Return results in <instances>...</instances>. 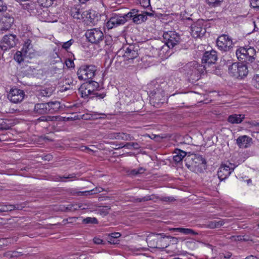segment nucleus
<instances>
[{
  "instance_id": "45",
  "label": "nucleus",
  "mask_w": 259,
  "mask_h": 259,
  "mask_svg": "<svg viewBox=\"0 0 259 259\" xmlns=\"http://www.w3.org/2000/svg\"><path fill=\"white\" fill-rule=\"evenodd\" d=\"M138 14V11L136 9H133L131 12H128L127 14L125 15L127 20L128 19L133 18Z\"/></svg>"
},
{
  "instance_id": "22",
  "label": "nucleus",
  "mask_w": 259,
  "mask_h": 259,
  "mask_svg": "<svg viewBox=\"0 0 259 259\" xmlns=\"http://www.w3.org/2000/svg\"><path fill=\"white\" fill-rule=\"evenodd\" d=\"M80 6H77L72 8L71 10V16L75 19H80L81 18L83 19L84 15L82 12V9L80 8Z\"/></svg>"
},
{
  "instance_id": "42",
  "label": "nucleus",
  "mask_w": 259,
  "mask_h": 259,
  "mask_svg": "<svg viewBox=\"0 0 259 259\" xmlns=\"http://www.w3.org/2000/svg\"><path fill=\"white\" fill-rule=\"evenodd\" d=\"M169 49L170 48L167 44H166L165 42V44L159 49V55L163 56L167 53Z\"/></svg>"
},
{
  "instance_id": "31",
  "label": "nucleus",
  "mask_w": 259,
  "mask_h": 259,
  "mask_svg": "<svg viewBox=\"0 0 259 259\" xmlns=\"http://www.w3.org/2000/svg\"><path fill=\"white\" fill-rule=\"evenodd\" d=\"M166 239V236L158 239L157 241V246L156 247L162 249L167 247L169 245V244L167 242Z\"/></svg>"
},
{
  "instance_id": "29",
  "label": "nucleus",
  "mask_w": 259,
  "mask_h": 259,
  "mask_svg": "<svg viewBox=\"0 0 259 259\" xmlns=\"http://www.w3.org/2000/svg\"><path fill=\"white\" fill-rule=\"evenodd\" d=\"M22 7L24 9L27 10L30 13H35L36 10V7L38 6L34 3H25L22 4Z\"/></svg>"
},
{
  "instance_id": "32",
  "label": "nucleus",
  "mask_w": 259,
  "mask_h": 259,
  "mask_svg": "<svg viewBox=\"0 0 259 259\" xmlns=\"http://www.w3.org/2000/svg\"><path fill=\"white\" fill-rule=\"evenodd\" d=\"M85 83L82 84L79 89V92L82 98H87L89 96L92 95L90 91H88Z\"/></svg>"
},
{
  "instance_id": "44",
  "label": "nucleus",
  "mask_w": 259,
  "mask_h": 259,
  "mask_svg": "<svg viewBox=\"0 0 259 259\" xmlns=\"http://www.w3.org/2000/svg\"><path fill=\"white\" fill-rule=\"evenodd\" d=\"M205 69V66L200 65L198 63V66L197 67V72H198L197 73V80L200 77V75L204 73Z\"/></svg>"
},
{
  "instance_id": "9",
  "label": "nucleus",
  "mask_w": 259,
  "mask_h": 259,
  "mask_svg": "<svg viewBox=\"0 0 259 259\" xmlns=\"http://www.w3.org/2000/svg\"><path fill=\"white\" fill-rule=\"evenodd\" d=\"M25 96L23 90L18 88H12L8 94V98L14 103H19L24 99Z\"/></svg>"
},
{
  "instance_id": "41",
  "label": "nucleus",
  "mask_w": 259,
  "mask_h": 259,
  "mask_svg": "<svg viewBox=\"0 0 259 259\" xmlns=\"http://www.w3.org/2000/svg\"><path fill=\"white\" fill-rule=\"evenodd\" d=\"M18 255V252L15 251H8L4 253V256L8 258L17 257Z\"/></svg>"
},
{
  "instance_id": "16",
  "label": "nucleus",
  "mask_w": 259,
  "mask_h": 259,
  "mask_svg": "<svg viewBox=\"0 0 259 259\" xmlns=\"http://www.w3.org/2000/svg\"><path fill=\"white\" fill-rule=\"evenodd\" d=\"M217 60V52L214 50L206 52L203 56V63L214 64Z\"/></svg>"
},
{
  "instance_id": "55",
  "label": "nucleus",
  "mask_w": 259,
  "mask_h": 259,
  "mask_svg": "<svg viewBox=\"0 0 259 259\" xmlns=\"http://www.w3.org/2000/svg\"><path fill=\"white\" fill-rule=\"evenodd\" d=\"M60 178L61 179L63 178V179H69V180H72L76 178V175L74 173H72L71 174H69L66 176H63L62 177H60Z\"/></svg>"
},
{
  "instance_id": "10",
  "label": "nucleus",
  "mask_w": 259,
  "mask_h": 259,
  "mask_svg": "<svg viewBox=\"0 0 259 259\" xmlns=\"http://www.w3.org/2000/svg\"><path fill=\"white\" fill-rule=\"evenodd\" d=\"M192 160L191 164L188 163V162L186 163V166L192 171H196V167L200 165L205 164V159L200 155H195L194 158H191L188 156L186 158V161Z\"/></svg>"
},
{
  "instance_id": "5",
  "label": "nucleus",
  "mask_w": 259,
  "mask_h": 259,
  "mask_svg": "<svg viewBox=\"0 0 259 259\" xmlns=\"http://www.w3.org/2000/svg\"><path fill=\"white\" fill-rule=\"evenodd\" d=\"M85 35L89 42L96 45L100 44L104 38L103 32L98 28L88 30Z\"/></svg>"
},
{
  "instance_id": "17",
  "label": "nucleus",
  "mask_w": 259,
  "mask_h": 259,
  "mask_svg": "<svg viewBox=\"0 0 259 259\" xmlns=\"http://www.w3.org/2000/svg\"><path fill=\"white\" fill-rule=\"evenodd\" d=\"M237 144L241 148H246L252 143V139L246 135L239 136L236 140Z\"/></svg>"
},
{
  "instance_id": "14",
  "label": "nucleus",
  "mask_w": 259,
  "mask_h": 259,
  "mask_svg": "<svg viewBox=\"0 0 259 259\" xmlns=\"http://www.w3.org/2000/svg\"><path fill=\"white\" fill-rule=\"evenodd\" d=\"M206 32L201 21H198L191 26V35L194 38L203 36Z\"/></svg>"
},
{
  "instance_id": "36",
  "label": "nucleus",
  "mask_w": 259,
  "mask_h": 259,
  "mask_svg": "<svg viewBox=\"0 0 259 259\" xmlns=\"http://www.w3.org/2000/svg\"><path fill=\"white\" fill-rule=\"evenodd\" d=\"M26 45V50L27 51V55L29 56L31 54H33V50L32 49V46L31 44V41L30 39H27L25 41L23 46Z\"/></svg>"
},
{
  "instance_id": "56",
  "label": "nucleus",
  "mask_w": 259,
  "mask_h": 259,
  "mask_svg": "<svg viewBox=\"0 0 259 259\" xmlns=\"http://www.w3.org/2000/svg\"><path fill=\"white\" fill-rule=\"evenodd\" d=\"M85 86L87 87L88 91H90V93L92 95V94L95 91V89L93 88L92 86V84L89 83L88 82L85 83Z\"/></svg>"
},
{
  "instance_id": "24",
  "label": "nucleus",
  "mask_w": 259,
  "mask_h": 259,
  "mask_svg": "<svg viewBox=\"0 0 259 259\" xmlns=\"http://www.w3.org/2000/svg\"><path fill=\"white\" fill-rule=\"evenodd\" d=\"M237 58L242 61H247L246 48H240L237 50L236 52Z\"/></svg>"
},
{
  "instance_id": "51",
  "label": "nucleus",
  "mask_w": 259,
  "mask_h": 259,
  "mask_svg": "<svg viewBox=\"0 0 259 259\" xmlns=\"http://www.w3.org/2000/svg\"><path fill=\"white\" fill-rule=\"evenodd\" d=\"M139 2L143 8H148L150 6V0H139Z\"/></svg>"
},
{
  "instance_id": "12",
  "label": "nucleus",
  "mask_w": 259,
  "mask_h": 259,
  "mask_svg": "<svg viewBox=\"0 0 259 259\" xmlns=\"http://www.w3.org/2000/svg\"><path fill=\"white\" fill-rule=\"evenodd\" d=\"M14 22V19L9 14H6L0 20V34L6 32L12 26Z\"/></svg>"
},
{
  "instance_id": "20",
  "label": "nucleus",
  "mask_w": 259,
  "mask_h": 259,
  "mask_svg": "<svg viewBox=\"0 0 259 259\" xmlns=\"http://www.w3.org/2000/svg\"><path fill=\"white\" fill-rule=\"evenodd\" d=\"M28 57L26 50V45L23 46L21 51H17L14 55V59L18 63H21L24 60V58Z\"/></svg>"
},
{
  "instance_id": "48",
  "label": "nucleus",
  "mask_w": 259,
  "mask_h": 259,
  "mask_svg": "<svg viewBox=\"0 0 259 259\" xmlns=\"http://www.w3.org/2000/svg\"><path fill=\"white\" fill-rule=\"evenodd\" d=\"M159 200L163 202H171L175 201V199L173 197H160Z\"/></svg>"
},
{
  "instance_id": "3",
  "label": "nucleus",
  "mask_w": 259,
  "mask_h": 259,
  "mask_svg": "<svg viewBox=\"0 0 259 259\" xmlns=\"http://www.w3.org/2000/svg\"><path fill=\"white\" fill-rule=\"evenodd\" d=\"M97 71L96 67L93 65H82L78 69L77 74L79 80H88L92 79L95 75Z\"/></svg>"
},
{
  "instance_id": "13",
  "label": "nucleus",
  "mask_w": 259,
  "mask_h": 259,
  "mask_svg": "<svg viewBox=\"0 0 259 259\" xmlns=\"http://www.w3.org/2000/svg\"><path fill=\"white\" fill-rule=\"evenodd\" d=\"M127 21V19L124 16L115 15L110 18L107 22L106 26L109 29H112L113 27H117L120 25L124 24Z\"/></svg>"
},
{
  "instance_id": "52",
  "label": "nucleus",
  "mask_w": 259,
  "mask_h": 259,
  "mask_svg": "<svg viewBox=\"0 0 259 259\" xmlns=\"http://www.w3.org/2000/svg\"><path fill=\"white\" fill-rule=\"evenodd\" d=\"M92 95H93V96L91 97V98H93L94 97H96V98H98L99 99H103L105 97V95H106L105 94H104V93L100 94V93H98L96 91H95L92 94Z\"/></svg>"
},
{
  "instance_id": "18",
  "label": "nucleus",
  "mask_w": 259,
  "mask_h": 259,
  "mask_svg": "<svg viewBox=\"0 0 259 259\" xmlns=\"http://www.w3.org/2000/svg\"><path fill=\"white\" fill-rule=\"evenodd\" d=\"M46 103H37L34 106L33 113L36 115L49 114Z\"/></svg>"
},
{
  "instance_id": "11",
  "label": "nucleus",
  "mask_w": 259,
  "mask_h": 259,
  "mask_svg": "<svg viewBox=\"0 0 259 259\" xmlns=\"http://www.w3.org/2000/svg\"><path fill=\"white\" fill-rule=\"evenodd\" d=\"M233 42L228 35L223 34L220 36L217 40V45L218 48L223 51H228L232 47Z\"/></svg>"
},
{
  "instance_id": "37",
  "label": "nucleus",
  "mask_w": 259,
  "mask_h": 259,
  "mask_svg": "<svg viewBox=\"0 0 259 259\" xmlns=\"http://www.w3.org/2000/svg\"><path fill=\"white\" fill-rule=\"evenodd\" d=\"M54 0H37L38 5L48 8L53 4Z\"/></svg>"
},
{
  "instance_id": "30",
  "label": "nucleus",
  "mask_w": 259,
  "mask_h": 259,
  "mask_svg": "<svg viewBox=\"0 0 259 259\" xmlns=\"http://www.w3.org/2000/svg\"><path fill=\"white\" fill-rule=\"evenodd\" d=\"M224 224V222L223 220L220 221H213L208 223L206 225V227L210 229H214L220 228Z\"/></svg>"
},
{
  "instance_id": "38",
  "label": "nucleus",
  "mask_w": 259,
  "mask_h": 259,
  "mask_svg": "<svg viewBox=\"0 0 259 259\" xmlns=\"http://www.w3.org/2000/svg\"><path fill=\"white\" fill-rule=\"evenodd\" d=\"M74 40L73 39H71L69 40L64 42H59L57 45H61L62 49L67 50L68 49L70 46L74 43Z\"/></svg>"
},
{
  "instance_id": "19",
  "label": "nucleus",
  "mask_w": 259,
  "mask_h": 259,
  "mask_svg": "<svg viewBox=\"0 0 259 259\" xmlns=\"http://www.w3.org/2000/svg\"><path fill=\"white\" fill-rule=\"evenodd\" d=\"M48 109L49 110V114H54L57 112L61 108L60 102L55 101L47 103Z\"/></svg>"
},
{
  "instance_id": "47",
  "label": "nucleus",
  "mask_w": 259,
  "mask_h": 259,
  "mask_svg": "<svg viewBox=\"0 0 259 259\" xmlns=\"http://www.w3.org/2000/svg\"><path fill=\"white\" fill-rule=\"evenodd\" d=\"M52 117L50 116H42L36 119V122L48 121L52 120Z\"/></svg>"
},
{
  "instance_id": "63",
  "label": "nucleus",
  "mask_w": 259,
  "mask_h": 259,
  "mask_svg": "<svg viewBox=\"0 0 259 259\" xmlns=\"http://www.w3.org/2000/svg\"><path fill=\"white\" fill-rule=\"evenodd\" d=\"M94 242L95 244H103V240L99 238L95 237L94 238Z\"/></svg>"
},
{
  "instance_id": "57",
  "label": "nucleus",
  "mask_w": 259,
  "mask_h": 259,
  "mask_svg": "<svg viewBox=\"0 0 259 259\" xmlns=\"http://www.w3.org/2000/svg\"><path fill=\"white\" fill-rule=\"evenodd\" d=\"M65 64L68 68H71L74 66V62L71 59H68L66 60Z\"/></svg>"
},
{
  "instance_id": "1",
  "label": "nucleus",
  "mask_w": 259,
  "mask_h": 259,
  "mask_svg": "<svg viewBox=\"0 0 259 259\" xmlns=\"http://www.w3.org/2000/svg\"><path fill=\"white\" fill-rule=\"evenodd\" d=\"M138 50L139 47L138 46L132 44L123 46L118 51V53H123L122 57L124 58V61H128V63H130L138 57Z\"/></svg>"
},
{
  "instance_id": "62",
  "label": "nucleus",
  "mask_w": 259,
  "mask_h": 259,
  "mask_svg": "<svg viewBox=\"0 0 259 259\" xmlns=\"http://www.w3.org/2000/svg\"><path fill=\"white\" fill-rule=\"evenodd\" d=\"M7 9V6L6 5H4L3 2L0 1V12H5Z\"/></svg>"
},
{
  "instance_id": "34",
  "label": "nucleus",
  "mask_w": 259,
  "mask_h": 259,
  "mask_svg": "<svg viewBox=\"0 0 259 259\" xmlns=\"http://www.w3.org/2000/svg\"><path fill=\"white\" fill-rule=\"evenodd\" d=\"M116 140H122L125 141H131L133 140V137L130 135L124 133H117Z\"/></svg>"
},
{
  "instance_id": "27",
  "label": "nucleus",
  "mask_w": 259,
  "mask_h": 259,
  "mask_svg": "<svg viewBox=\"0 0 259 259\" xmlns=\"http://www.w3.org/2000/svg\"><path fill=\"white\" fill-rule=\"evenodd\" d=\"M171 230L174 231H178L186 235L192 234L194 235H196L198 234V233L195 232L193 230L189 228H174L171 229Z\"/></svg>"
},
{
  "instance_id": "60",
  "label": "nucleus",
  "mask_w": 259,
  "mask_h": 259,
  "mask_svg": "<svg viewBox=\"0 0 259 259\" xmlns=\"http://www.w3.org/2000/svg\"><path fill=\"white\" fill-rule=\"evenodd\" d=\"M117 135V133H113L108 134L107 136V137L112 140L116 139V135Z\"/></svg>"
},
{
  "instance_id": "7",
  "label": "nucleus",
  "mask_w": 259,
  "mask_h": 259,
  "mask_svg": "<svg viewBox=\"0 0 259 259\" xmlns=\"http://www.w3.org/2000/svg\"><path fill=\"white\" fill-rule=\"evenodd\" d=\"M163 40L169 48H173L180 42V35L175 31H169L164 32Z\"/></svg>"
},
{
  "instance_id": "61",
  "label": "nucleus",
  "mask_w": 259,
  "mask_h": 259,
  "mask_svg": "<svg viewBox=\"0 0 259 259\" xmlns=\"http://www.w3.org/2000/svg\"><path fill=\"white\" fill-rule=\"evenodd\" d=\"M88 82L89 83L92 84V86L93 87V88H95L96 90L99 88V83L96 81H89Z\"/></svg>"
},
{
  "instance_id": "59",
  "label": "nucleus",
  "mask_w": 259,
  "mask_h": 259,
  "mask_svg": "<svg viewBox=\"0 0 259 259\" xmlns=\"http://www.w3.org/2000/svg\"><path fill=\"white\" fill-rule=\"evenodd\" d=\"M251 5L253 8H259V0H251Z\"/></svg>"
},
{
  "instance_id": "40",
  "label": "nucleus",
  "mask_w": 259,
  "mask_h": 259,
  "mask_svg": "<svg viewBox=\"0 0 259 259\" xmlns=\"http://www.w3.org/2000/svg\"><path fill=\"white\" fill-rule=\"evenodd\" d=\"M205 2L209 6L215 7L220 6L223 0H205Z\"/></svg>"
},
{
  "instance_id": "2",
  "label": "nucleus",
  "mask_w": 259,
  "mask_h": 259,
  "mask_svg": "<svg viewBox=\"0 0 259 259\" xmlns=\"http://www.w3.org/2000/svg\"><path fill=\"white\" fill-rule=\"evenodd\" d=\"M229 73L236 78H242L247 76L248 70L243 63H234L229 67Z\"/></svg>"
},
{
  "instance_id": "23",
  "label": "nucleus",
  "mask_w": 259,
  "mask_h": 259,
  "mask_svg": "<svg viewBox=\"0 0 259 259\" xmlns=\"http://www.w3.org/2000/svg\"><path fill=\"white\" fill-rule=\"evenodd\" d=\"M244 118L243 114H232L228 118V121L232 124H238L241 123Z\"/></svg>"
},
{
  "instance_id": "25",
  "label": "nucleus",
  "mask_w": 259,
  "mask_h": 259,
  "mask_svg": "<svg viewBox=\"0 0 259 259\" xmlns=\"http://www.w3.org/2000/svg\"><path fill=\"white\" fill-rule=\"evenodd\" d=\"M53 91L54 90L52 88H46L44 89H41L38 91L37 96L39 98L42 97H49L52 95Z\"/></svg>"
},
{
  "instance_id": "64",
  "label": "nucleus",
  "mask_w": 259,
  "mask_h": 259,
  "mask_svg": "<svg viewBox=\"0 0 259 259\" xmlns=\"http://www.w3.org/2000/svg\"><path fill=\"white\" fill-rule=\"evenodd\" d=\"M7 204L6 205H1L0 204V212H7Z\"/></svg>"
},
{
  "instance_id": "8",
  "label": "nucleus",
  "mask_w": 259,
  "mask_h": 259,
  "mask_svg": "<svg viewBox=\"0 0 259 259\" xmlns=\"http://www.w3.org/2000/svg\"><path fill=\"white\" fill-rule=\"evenodd\" d=\"M235 167L234 164L229 162L222 164L218 171V176L220 181L224 180L228 178Z\"/></svg>"
},
{
  "instance_id": "4",
  "label": "nucleus",
  "mask_w": 259,
  "mask_h": 259,
  "mask_svg": "<svg viewBox=\"0 0 259 259\" xmlns=\"http://www.w3.org/2000/svg\"><path fill=\"white\" fill-rule=\"evenodd\" d=\"M149 97L150 103L157 108L166 100L164 92L161 89L152 91L149 94Z\"/></svg>"
},
{
  "instance_id": "15",
  "label": "nucleus",
  "mask_w": 259,
  "mask_h": 259,
  "mask_svg": "<svg viewBox=\"0 0 259 259\" xmlns=\"http://www.w3.org/2000/svg\"><path fill=\"white\" fill-rule=\"evenodd\" d=\"M198 63L196 61L189 62L185 66V70L188 76H190L193 80H197V67Z\"/></svg>"
},
{
  "instance_id": "53",
  "label": "nucleus",
  "mask_w": 259,
  "mask_h": 259,
  "mask_svg": "<svg viewBox=\"0 0 259 259\" xmlns=\"http://www.w3.org/2000/svg\"><path fill=\"white\" fill-rule=\"evenodd\" d=\"M166 238L168 239H170V241L171 242L172 244H177L179 240V238H178L170 236H166Z\"/></svg>"
},
{
  "instance_id": "26",
  "label": "nucleus",
  "mask_w": 259,
  "mask_h": 259,
  "mask_svg": "<svg viewBox=\"0 0 259 259\" xmlns=\"http://www.w3.org/2000/svg\"><path fill=\"white\" fill-rule=\"evenodd\" d=\"M145 14V15L144 14H138L132 19L133 22L137 24H140L144 22L147 18V15H151V14L148 12H146Z\"/></svg>"
},
{
  "instance_id": "58",
  "label": "nucleus",
  "mask_w": 259,
  "mask_h": 259,
  "mask_svg": "<svg viewBox=\"0 0 259 259\" xmlns=\"http://www.w3.org/2000/svg\"><path fill=\"white\" fill-rule=\"evenodd\" d=\"M132 147V143L130 142V143H127L124 145H122L121 146L118 147V148H116L115 149H120V148H127L128 149H131Z\"/></svg>"
},
{
  "instance_id": "43",
  "label": "nucleus",
  "mask_w": 259,
  "mask_h": 259,
  "mask_svg": "<svg viewBox=\"0 0 259 259\" xmlns=\"http://www.w3.org/2000/svg\"><path fill=\"white\" fill-rule=\"evenodd\" d=\"M98 220L95 218H90L88 217L85 219H84L82 221V223L84 224H96L98 223Z\"/></svg>"
},
{
  "instance_id": "28",
  "label": "nucleus",
  "mask_w": 259,
  "mask_h": 259,
  "mask_svg": "<svg viewBox=\"0 0 259 259\" xmlns=\"http://www.w3.org/2000/svg\"><path fill=\"white\" fill-rule=\"evenodd\" d=\"M175 153L176 154L174 156L173 159L176 162H180L186 156V152L180 149H177Z\"/></svg>"
},
{
  "instance_id": "35",
  "label": "nucleus",
  "mask_w": 259,
  "mask_h": 259,
  "mask_svg": "<svg viewBox=\"0 0 259 259\" xmlns=\"http://www.w3.org/2000/svg\"><path fill=\"white\" fill-rule=\"evenodd\" d=\"M247 58L248 61H252L254 59V56L255 55V50L253 48L249 47L246 48Z\"/></svg>"
},
{
  "instance_id": "33",
  "label": "nucleus",
  "mask_w": 259,
  "mask_h": 259,
  "mask_svg": "<svg viewBox=\"0 0 259 259\" xmlns=\"http://www.w3.org/2000/svg\"><path fill=\"white\" fill-rule=\"evenodd\" d=\"M103 191V189L101 187H96L95 189H94L90 191H85L83 192H79L78 195H92L94 194H97L98 193H100Z\"/></svg>"
},
{
  "instance_id": "50",
  "label": "nucleus",
  "mask_w": 259,
  "mask_h": 259,
  "mask_svg": "<svg viewBox=\"0 0 259 259\" xmlns=\"http://www.w3.org/2000/svg\"><path fill=\"white\" fill-rule=\"evenodd\" d=\"M109 236L110 237V238L109 242L111 243L113 241V242L114 243V241L112 240V239L118 238L121 236V234L119 232H115L109 234Z\"/></svg>"
},
{
  "instance_id": "49",
  "label": "nucleus",
  "mask_w": 259,
  "mask_h": 259,
  "mask_svg": "<svg viewBox=\"0 0 259 259\" xmlns=\"http://www.w3.org/2000/svg\"><path fill=\"white\" fill-rule=\"evenodd\" d=\"M7 208L8 211H12L15 209H21V207L19 206L18 204L17 205H11V204H7Z\"/></svg>"
},
{
  "instance_id": "6",
  "label": "nucleus",
  "mask_w": 259,
  "mask_h": 259,
  "mask_svg": "<svg viewBox=\"0 0 259 259\" xmlns=\"http://www.w3.org/2000/svg\"><path fill=\"white\" fill-rule=\"evenodd\" d=\"M18 39L13 34H9L3 36L0 42L1 49L5 51L14 47L17 44Z\"/></svg>"
},
{
  "instance_id": "54",
  "label": "nucleus",
  "mask_w": 259,
  "mask_h": 259,
  "mask_svg": "<svg viewBox=\"0 0 259 259\" xmlns=\"http://www.w3.org/2000/svg\"><path fill=\"white\" fill-rule=\"evenodd\" d=\"M104 43L105 46H110L112 42V39L111 37H104Z\"/></svg>"
},
{
  "instance_id": "39",
  "label": "nucleus",
  "mask_w": 259,
  "mask_h": 259,
  "mask_svg": "<svg viewBox=\"0 0 259 259\" xmlns=\"http://www.w3.org/2000/svg\"><path fill=\"white\" fill-rule=\"evenodd\" d=\"M8 120H0V130H7L11 128V125L8 123Z\"/></svg>"
},
{
  "instance_id": "46",
  "label": "nucleus",
  "mask_w": 259,
  "mask_h": 259,
  "mask_svg": "<svg viewBox=\"0 0 259 259\" xmlns=\"http://www.w3.org/2000/svg\"><path fill=\"white\" fill-rule=\"evenodd\" d=\"M252 82L253 85L256 89H259V74H255L253 76L252 78Z\"/></svg>"
},
{
  "instance_id": "21",
  "label": "nucleus",
  "mask_w": 259,
  "mask_h": 259,
  "mask_svg": "<svg viewBox=\"0 0 259 259\" xmlns=\"http://www.w3.org/2000/svg\"><path fill=\"white\" fill-rule=\"evenodd\" d=\"M159 198H160V197L158 196H157L155 194H152L151 195L144 196L141 198H133L131 201L134 202H135V203L145 202V201H148L149 200H153L154 202H156V200H159Z\"/></svg>"
}]
</instances>
